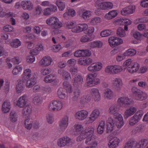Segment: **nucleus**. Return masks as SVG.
Here are the masks:
<instances>
[{
    "instance_id": "25",
    "label": "nucleus",
    "mask_w": 148,
    "mask_h": 148,
    "mask_svg": "<svg viewBox=\"0 0 148 148\" xmlns=\"http://www.w3.org/2000/svg\"><path fill=\"white\" fill-rule=\"evenodd\" d=\"M119 140L117 137H114L110 140L108 143L109 148H115L118 146Z\"/></svg>"
},
{
    "instance_id": "61",
    "label": "nucleus",
    "mask_w": 148,
    "mask_h": 148,
    "mask_svg": "<svg viewBox=\"0 0 148 148\" xmlns=\"http://www.w3.org/2000/svg\"><path fill=\"white\" fill-rule=\"evenodd\" d=\"M113 66H109L106 67L105 69V71L106 73L110 74H113Z\"/></svg>"
},
{
    "instance_id": "10",
    "label": "nucleus",
    "mask_w": 148,
    "mask_h": 148,
    "mask_svg": "<svg viewBox=\"0 0 148 148\" xmlns=\"http://www.w3.org/2000/svg\"><path fill=\"white\" fill-rule=\"evenodd\" d=\"M69 118L67 116H64L60 121L59 126L60 129L64 131L67 128L68 124Z\"/></svg>"
},
{
    "instance_id": "56",
    "label": "nucleus",
    "mask_w": 148,
    "mask_h": 148,
    "mask_svg": "<svg viewBox=\"0 0 148 148\" xmlns=\"http://www.w3.org/2000/svg\"><path fill=\"white\" fill-rule=\"evenodd\" d=\"M80 31V32L86 30L88 28V26L85 24H79L78 25Z\"/></svg>"
},
{
    "instance_id": "7",
    "label": "nucleus",
    "mask_w": 148,
    "mask_h": 148,
    "mask_svg": "<svg viewBox=\"0 0 148 148\" xmlns=\"http://www.w3.org/2000/svg\"><path fill=\"white\" fill-rule=\"evenodd\" d=\"M72 83L75 87H78L81 85L83 81V79L81 75L76 74L73 76Z\"/></svg>"
},
{
    "instance_id": "17",
    "label": "nucleus",
    "mask_w": 148,
    "mask_h": 148,
    "mask_svg": "<svg viewBox=\"0 0 148 148\" xmlns=\"http://www.w3.org/2000/svg\"><path fill=\"white\" fill-rule=\"evenodd\" d=\"M91 94L95 101H98L101 99V96L98 90L96 88H93L91 90Z\"/></svg>"
},
{
    "instance_id": "26",
    "label": "nucleus",
    "mask_w": 148,
    "mask_h": 148,
    "mask_svg": "<svg viewBox=\"0 0 148 148\" xmlns=\"http://www.w3.org/2000/svg\"><path fill=\"white\" fill-rule=\"evenodd\" d=\"M31 107V106L27 105L23 108L22 113L24 117L26 118L29 117L32 112Z\"/></svg>"
},
{
    "instance_id": "38",
    "label": "nucleus",
    "mask_w": 148,
    "mask_h": 148,
    "mask_svg": "<svg viewBox=\"0 0 148 148\" xmlns=\"http://www.w3.org/2000/svg\"><path fill=\"white\" fill-rule=\"evenodd\" d=\"M10 120L12 122H15L17 120V114L13 110H12L10 113Z\"/></svg>"
},
{
    "instance_id": "27",
    "label": "nucleus",
    "mask_w": 148,
    "mask_h": 148,
    "mask_svg": "<svg viewBox=\"0 0 148 148\" xmlns=\"http://www.w3.org/2000/svg\"><path fill=\"white\" fill-rule=\"evenodd\" d=\"M117 101L118 102L127 106H129L132 103L131 99L126 97H121L118 99Z\"/></svg>"
},
{
    "instance_id": "37",
    "label": "nucleus",
    "mask_w": 148,
    "mask_h": 148,
    "mask_svg": "<svg viewBox=\"0 0 148 148\" xmlns=\"http://www.w3.org/2000/svg\"><path fill=\"white\" fill-rule=\"evenodd\" d=\"M55 80L54 75L53 74H50L46 76L44 79V81L46 83H51Z\"/></svg>"
},
{
    "instance_id": "24",
    "label": "nucleus",
    "mask_w": 148,
    "mask_h": 148,
    "mask_svg": "<svg viewBox=\"0 0 148 148\" xmlns=\"http://www.w3.org/2000/svg\"><path fill=\"white\" fill-rule=\"evenodd\" d=\"M135 148H144L148 144V140L143 139L138 142L135 141Z\"/></svg>"
},
{
    "instance_id": "23",
    "label": "nucleus",
    "mask_w": 148,
    "mask_h": 148,
    "mask_svg": "<svg viewBox=\"0 0 148 148\" xmlns=\"http://www.w3.org/2000/svg\"><path fill=\"white\" fill-rule=\"evenodd\" d=\"M136 111V109L133 107H130L125 111L124 114V118L127 119L129 117L133 115Z\"/></svg>"
},
{
    "instance_id": "40",
    "label": "nucleus",
    "mask_w": 148,
    "mask_h": 148,
    "mask_svg": "<svg viewBox=\"0 0 148 148\" xmlns=\"http://www.w3.org/2000/svg\"><path fill=\"white\" fill-rule=\"evenodd\" d=\"M103 45L102 42L99 41H94L91 43V46L92 48L101 47Z\"/></svg>"
},
{
    "instance_id": "45",
    "label": "nucleus",
    "mask_w": 148,
    "mask_h": 148,
    "mask_svg": "<svg viewBox=\"0 0 148 148\" xmlns=\"http://www.w3.org/2000/svg\"><path fill=\"white\" fill-rule=\"evenodd\" d=\"M56 4L60 11L63 10L65 8V3L60 0L56 1Z\"/></svg>"
},
{
    "instance_id": "63",
    "label": "nucleus",
    "mask_w": 148,
    "mask_h": 148,
    "mask_svg": "<svg viewBox=\"0 0 148 148\" xmlns=\"http://www.w3.org/2000/svg\"><path fill=\"white\" fill-rule=\"evenodd\" d=\"M51 71V70L50 69L46 68L41 69L40 72L42 75H45L50 73Z\"/></svg>"
},
{
    "instance_id": "1",
    "label": "nucleus",
    "mask_w": 148,
    "mask_h": 148,
    "mask_svg": "<svg viewBox=\"0 0 148 148\" xmlns=\"http://www.w3.org/2000/svg\"><path fill=\"white\" fill-rule=\"evenodd\" d=\"M131 90L135 99L137 101H143L147 97L148 95L146 93L136 87H132Z\"/></svg>"
},
{
    "instance_id": "57",
    "label": "nucleus",
    "mask_w": 148,
    "mask_h": 148,
    "mask_svg": "<svg viewBox=\"0 0 148 148\" xmlns=\"http://www.w3.org/2000/svg\"><path fill=\"white\" fill-rule=\"evenodd\" d=\"M64 138H60L58 141V145L61 147L66 145V144L64 141Z\"/></svg>"
},
{
    "instance_id": "41",
    "label": "nucleus",
    "mask_w": 148,
    "mask_h": 148,
    "mask_svg": "<svg viewBox=\"0 0 148 148\" xmlns=\"http://www.w3.org/2000/svg\"><path fill=\"white\" fill-rule=\"evenodd\" d=\"M136 53V51L132 49H130L127 50L125 53V56H131L134 55Z\"/></svg>"
},
{
    "instance_id": "28",
    "label": "nucleus",
    "mask_w": 148,
    "mask_h": 148,
    "mask_svg": "<svg viewBox=\"0 0 148 148\" xmlns=\"http://www.w3.org/2000/svg\"><path fill=\"white\" fill-rule=\"evenodd\" d=\"M25 83L27 87L28 88L32 87L36 83V78L33 76L27 80H26Z\"/></svg>"
},
{
    "instance_id": "36",
    "label": "nucleus",
    "mask_w": 148,
    "mask_h": 148,
    "mask_svg": "<svg viewBox=\"0 0 148 148\" xmlns=\"http://www.w3.org/2000/svg\"><path fill=\"white\" fill-rule=\"evenodd\" d=\"M33 103L36 105H39L41 104L43 102L42 97L36 96L34 97L33 100Z\"/></svg>"
},
{
    "instance_id": "53",
    "label": "nucleus",
    "mask_w": 148,
    "mask_h": 148,
    "mask_svg": "<svg viewBox=\"0 0 148 148\" xmlns=\"http://www.w3.org/2000/svg\"><path fill=\"white\" fill-rule=\"evenodd\" d=\"M47 122L49 124L52 123L54 120L53 115L51 114H48L47 115Z\"/></svg>"
},
{
    "instance_id": "13",
    "label": "nucleus",
    "mask_w": 148,
    "mask_h": 148,
    "mask_svg": "<svg viewBox=\"0 0 148 148\" xmlns=\"http://www.w3.org/2000/svg\"><path fill=\"white\" fill-rule=\"evenodd\" d=\"M115 125V122L112 118H109L107 121V133L111 132L113 130Z\"/></svg>"
},
{
    "instance_id": "4",
    "label": "nucleus",
    "mask_w": 148,
    "mask_h": 148,
    "mask_svg": "<svg viewBox=\"0 0 148 148\" xmlns=\"http://www.w3.org/2000/svg\"><path fill=\"white\" fill-rule=\"evenodd\" d=\"M46 23L52 29H58L62 26V23L57 17H53L47 19Z\"/></svg>"
},
{
    "instance_id": "2",
    "label": "nucleus",
    "mask_w": 148,
    "mask_h": 148,
    "mask_svg": "<svg viewBox=\"0 0 148 148\" xmlns=\"http://www.w3.org/2000/svg\"><path fill=\"white\" fill-rule=\"evenodd\" d=\"M123 66L125 69H127L128 71L130 73L136 72L139 68L138 64L132 62L131 59H130L127 60L123 63Z\"/></svg>"
},
{
    "instance_id": "21",
    "label": "nucleus",
    "mask_w": 148,
    "mask_h": 148,
    "mask_svg": "<svg viewBox=\"0 0 148 148\" xmlns=\"http://www.w3.org/2000/svg\"><path fill=\"white\" fill-rule=\"evenodd\" d=\"M52 61V59L49 56H45L40 61V64L43 66H47L49 65Z\"/></svg>"
},
{
    "instance_id": "39",
    "label": "nucleus",
    "mask_w": 148,
    "mask_h": 148,
    "mask_svg": "<svg viewBox=\"0 0 148 148\" xmlns=\"http://www.w3.org/2000/svg\"><path fill=\"white\" fill-rule=\"evenodd\" d=\"M31 75V70L29 69H27L25 70L23 73V75L22 80H26L27 79H28L30 77Z\"/></svg>"
},
{
    "instance_id": "19",
    "label": "nucleus",
    "mask_w": 148,
    "mask_h": 148,
    "mask_svg": "<svg viewBox=\"0 0 148 148\" xmlns=\"http://www.w3.org/2000/svg\"><path fill=\"white\" fill-rule=\"evenodd\" d=\"M85 132L86 134L88 135V136L87 137L86 140L88 138H91V139H92V138H94L95 140L97 142V143L98 144V141L97 139V137L95 136L93 134L94 132V129L93 128L90 127H88L85 130Z\"/></svg>"
},
{
    "instance_id": "47",
    "label": "nucleus",
    "mask_w": 148,
    "mask_h": 148,
    "mask_svg": "<svg viewBox=\"0 0 148 148\" xmlns=\"http://www.w3.org/2000/svg\"><path fill=\"white\" fill-rule=\"evenodd\" d=\"M22 67L19 66H15L12 71V73L13 75H16L19 74L22 70Z\"/></svg>"
},
{
    "instance_id": "16",
    "label": "nucleus",
    "mask_w": 148,
    "mask_h": 148,
    "mask_svg": "<svg viewBox=\"0 0 148 148\" xmlns=\"http://www.w3.org/2000/svg\"><path fill=\"white\" fill-rule=\"evenodd\" d=\"M27 102V97L24 95L20 97L17 102V105L21 108H23Z\"/></svg>"
},
{
    "instance_id": "51",
    "label": "nucleus",
    "mask_w": 148,
    "mask_h": 148,
    "mask_svg": "<svg viewBox=\"0 0 148 148\" xmlns=\"http://www.w3.org/2000/svg\"><path fill=\"white\" fill-rule=\"evenodd\" d=\"M135 148V141H131L127 142L125 145L124 148Z\"/></svg>"
},
{
    "instance_id": "64",
    "label": "nucleus",
    "mask_w": 148,
    "mask_h": 148,
    "mask_svg": "<svg viewBox=\"0 0 148 148\" xmlns=\"http://www.w3.org/2000/svg\"><path fill=\"white\" fill-rule=\"evenodd\" d=\"M65 142L66 144V145L69 146L71 145L73 143L70 138L68 137H64Z\"/></svg>"
},
{
    "instance_id": "60",
    "label": "nucleus",
    "mask_w": 148,
    "mask_h": 148,
    "mask_svg": "<svg viewBox=\"0 0 148 148\" xmlns=\"http://www.w3.org/2000/svg\"><path fill=\"white\" fill-rule=\"evenodd\" d=\"M91 100V98L90 97L88 96H84L82 98L81 100V102L82 103H87L89 102Z\"/></svg>"
},
{
    "instance_id": "33",
    "label": "nucleus",
    "mask_w": 148,
    "mask_h": 148,
    "mask_svg": "<svg viewBox=\"0 0 148 148\" xmlns=\"http://www.w3.org/2000/svg\"><path fill=\"white\" fill-rule=\"evenodd\" d=\"M58 73L62 75L63 77L66 80H69V79H71L70 75L68 72L65 71L63 70H58Z\"/></svg>"
},
{
    "instance_id": "48",
    "label": "nucleus",
    "mask_w": 148,
    "mask_h": 148,
    "mask_svg": "<svg viewBox=\"0 0 148 148\" xmlns=\"http://www.w3.org/2000/svg\"><path fill=\"white\" fill-rule=\"evenodd\" d=\"M105 95L106 97L109 99H111L113 96V92L111 90L107 89L106 90Z\"/></svg>"
},
{
    "instance_id": "62",
    "label": "nucleus",
    "mask_w": 148,
    "mask_h": 148,
    "mask_svg": "<svg viewBox=\"0 0 148 148\" xmlns=\"http://www.w3.org/2000/svg\"><path fill=\"white\" fill-rule=\"evenodd\" d=\"M144 130V126L142 124L139 125L135 128V130L136 131V132H142Z\"/></svg>"
},
{
    "instance_id": "54",
    "label": "nucleus",
    "mask_w": 148,
    "mask_h": 148,
    "mask_svg": "<svg viewBox=\"0 0 148 148\" xmlns=\"http://www.w3.org/2000/svg\"><path fill=\"white\" fill-rule=\"evenodd\" d=\"M105 10H110L113 7V3L111 2H104Z\"/></svg>"
},
{
    "instance_id": "5",
    "label": "nucleus",
    "mask_w": 148,
    "mask_h": 148,
    "mask_svg": "<svg viewBox=\"0 0 148 148\" xmlns=\"http://www.w3.org/2000/svg\"><path fill=\"white\" fill-rule=\"evenodd\" d=\"M63 106L62 103L60 101L55 100L52 101L49 106L51 111H58L61 110Z\"/></svg>"
},
{
    "instance_id": "18",
    "label": "nucleus",
    "mask_w": 148,
    "mask_h": 148,
    "mask_svg": "<svg viewBox=\"0 0 148 148\" xmlns=\"http://www.w3.org/2000/svg\"><path fill=\"white\" fill-rule=\"evenodd\" d=\"M18 84L16 85V90L17 93H20L24 89L23 85L25 84L26 80L18 79Z\"/></svg>"
},
{
    "instance_id": "59",
    "label": "nucleus",
    "mask_w": 148,
    "mask_h": 148,
    "mask_svg": "<svg viewBox=\"0 0 148 148\" xmlns=\"http://www.w3.org/2000/svg\"><path fill=\"white\" fill-rule=\"evenodd\" d=\"M3 30L5 32H11L14 31V28L11 26L7 25L3 27Z\"/></svg>"
},
{
    "instance_id": "31",
    "label": "nucleus",
    "mask_w": 148,
    "mask_h": 148,
    "mask_svg": "<svg viewBox=\"0 0 148 148\" xmlns=\"http://www.w3.org/2000/svg\"><path fill=\"white\" fill-rule=\"evenodd\" d=\"M114 118L117 120L115 124L116 125L118 128H121L124 125L123 118L121 115L120 114L116 118Z\"/></svg>"
},
{
    "instance_id": "8",
    "label": "nucleus",
    "mask_w": 148,
    "mask_h": 148,
    "mask_svg": "<svg viewBox=\"0 0 148 148\" xmlns=\"http://www.w3.org/2000/svg\"><path fill=\"white\" fill-rule=\"evenodd\" d=\"M143 115V114L142 113L137 112L130 118L129 121V125L133 126L136 124L141 119Z\"/></svg>"
},
{
    "instance_id": "30",
    "label": "nucleus",
    "mask_w": 148,
    "mask_h": 148,
    "mask_svg": "<svg viewBox=\"0 0 148 148\" xmlns=\"http://www.w3.org/2000/svg\"><path fill=\"white\" fill-rule=\"evenodd\" d=\"M118 14L116 10H113L109 12L106 14L105 18L107 20H110L116 17Z\"/></svg>"
},
{
    "instance_id": "43",
    "label": "nucleus",
    "mask_w": 148,
    "mask_h": 148,
    "mask_svg": "<svg viewBox=\"0 0 148 148\" xmlns=\"http://www.w3.org/2000/svg\"><path fill=\"white\" fill-rule=\"evenodd\" d=\"M117 34L120 37H124L126 35V33L124 29L121 27H119L117 29Z\"/></svg>"
},
{
    "instance_id": "35",
    "label": "nucleus",
    "mask_w": 148,
    "mask_h": 148,
    "mask_svg": "<svg viewBox=\"0 0 148 148\" xmlns=\"http://www.w3.org/2000/svg\"><path fill=\"white\" fill-rule=\"evenodd\" d=\"M57 94L58 97L62 99H64L66 97L65 92L62 88H60L58 89Z\"/></svg>"
},
{
    "instance_id": "49",
    "label": "nucleus",
    "mask_w": 148,
    "mask_h": 148,
    "mask_svg": "<svg viewBox=\"0 0 148 148\" xmlns=\"http://www.w3.org/2000/svg\"><path fill=\"white\" fill-rule=\"evenodd\" d=\"M96 3L97 7L99 9L105 10L104 2H103L99 0H97Z\"/></svg>"
},
{
    "instance_id": "34",
    "label": "nucleus",
    "mask_w": 148,
    "mask_h": 148,
    "mask_svg": "<svg viewBox=\"0 0 148 148\" xmlns=\"http://www.w3.org/2000/svg\"><path fill=\"white\" fill-rule=\"evenodd\" d=\"M63 85L64 88L66 90V92L70 93L72 92V86L68 82H64Z\"/></svg>"
},
{
    "instance_id": "22",
    "label": "nucleus",
    "mask_w": 148,
    "mask_h": 148,
    "mask_svg": "<svg viewBox=\"0 0 148 148\" xmlns=\"http://www.w3.org/2000/svg\"><path fill=\"white\" fill-rule=\"evenodd\" d=\"M85 143L86 144L90 145V146L86 148H95L97 145V142L93 138L92 139L88 138L86 140Z\"/></svg>"
},
{
    "instance_id": "20",
    "label": "nucleus",
    "mask_w": 148,
    "mask_h": 148,
    "mask_svg": "<svg viewBox=\"0 0 148 148\" xmlns=\"http://www.w3.org/2000/svg\"><path fill=\"white\" fill-rule=\"evenodd\" d=\"M22 8L25 10H31L33 8V4L29 1H24L21 2Z\"/></svg>"
},
{
    "instance_id": "44",
    "label": "nucleus",
    "mask_w": 148,
    "mask_h": 148,
    "mask_svg": "<svg viewBox=\"0 0 148 148\" xmlns=\"http://www.w3.org/2000/svg\"><path fill=\"white\" fill-rule=\"evenodd\" d=\"M113 66V74L118 73L123 70L122 67L121 66L118 65H114Z\"/></svg>"
},
{
    "instance_id": "42",
    "label": "nucleus",
    "mask_w": 148,
    "mask_h": 148,
    "mask_svg": "<svg viewBox=\"0 0 148 148\" xmlns=\"http://www.w3.org/2000/svg\"><path fill=\"white\" fill-rule=\"evenodd\" d=\"M92 40V38L90 37V35L87 34L82 36L80 38V41L82 42H86L90 41Z\"/></svg>"
},
{
    "instance_id": "12",
    "label": "nucleus",
    "mask_w": 148,
    "mask_h": 148,
    "mask_svg": "<svg viewBox=\"0 0 148 148\" xmlns=\"http://www.w3.org/2000/svg\"><path fill=\"white\" fill-rule=\"evenodd\" d=\"M102 67L101 63H93L89 65L88 68V70L90 72H96L99 71Z\"/></svg>"
},
{
    "instance_id": "3",
    "label": "nucleus",
    "mask_w": 148,
    "mask_h": 148,
    "mask_svg": "<svg viewBox=\"0 0 148 148\" xmlns=\"http://www.w3.org/2000/svg\"><path fill=\"white\" fill-rule=\"evenodd\" d=\"M97 73H96L89 74L87 76V80L88 81L87 83V87H92L99 84L100 80L96 78Z\"/></svg>"
},
{
    "instance_id": "52",
    "label": "nucleus",
    "mask_w": 148,
    "mask_h": 148,
    "mask_svg": "<svg viewBox=\"0 0 148 148\" xmlns=\"http://www.w3.org/2000/svg\"><path fill=\"white\" fill-rule=\"evenodd\" d=\"M29 119H26L25 120V127L27 129L30 130L32 127V123L31 122H29Z\"/></svg>"
},
{
    "instance_id": "50",
    "label": "nucleus",
    "mask_w": 148,
    "mask_h": 148,
    "mask_svg": "<svg viewBox=\"0 0 148 148\" xmlns=\"http://www.w3.org/2000/svg\"><path fill=\"white\" fill-rule=\"evenodd\" d=\"M112 32L110 30H105L102 32L100 33V35L103 37L108 36L111 34Z\"/></svg>"
},
{
    "instance_id": "14",
    "label": "nucleus",
    "mask_w": 148,
    "mask_h": 148,
    "mask_svg": "<svg viewBox=\"0 0 148 148\" xmlns=\"http://www.w3.org/2000/svg\"><path fill=\"white\" fill-rule=\"evenodd\" d=\"M88 112L85 110L79 111L75 114V116L77 119L82 120L86 119L88 116Z\"/></svg>"
},
{
    "instance_id": "46",
    "label": "nucleus",
    "mask_w": 148,
    "mask_h": 148,
    "mask_svg": "<svg viewBox=\"0 0 148 148\" xmlns=\"http://www.w3.org/2000/svg\"><path fill=\"white\" fill-rule=\"evenodd\" d=\"M21 44L20 41L17 39L13 40V42L10 43L11 46L15 48L18 47Z\"/></svg>"
},
{
    "instance_id": "55",
    "label": "nucleus",
    "mask_w": 148,
    "mask_h": 148,
    "mask_svg": "<svg viewBox=\"0 0 148 148\" xmlns=\"http://www.w3.org/2000/svg\"><path fill=\"white\" fill-rule=\"evenodd\" d=\"M115 39V37L112 36L111 37L108 38V41L110 46L112 47L116 46Z\"/></svg>"
},
{
    "instance_id": "29",
    "label": "nucleus",
    "mask_w": 148,
    "mask_h": 148,
    "mask_svg": "<svg viewBox=\"0 0 148 148\" xmlns=\"http://www.w3.org/2000/svg\"><path fill=\"white\" fill-rule=\"evenodd\" d=\"M10 103L8 101H5L3 103L2 105V110L4 113H7L10 110Z\"/></svg>"
},
{
    "instance_id": "58",
    "label": "nucleus",
    "mask_w": 148,
    "mask_h": 148,
    "mask_svg": "<svg viewBox=\"0 0 148 148\" xmlns=\"http://www.w3.org/2000/svg\"><path fill=\"white\" fill-rule=\"evenodd\" d=\"M91 16L90 11H89L86 10L83 13L82 15V17L84 19H87Z\"/></svg>"
},
{
    "instance_id": "32",
    "label": "nucleus",
    "mask_w": 148,
    "mask_h": 148,
    "mask_svg": "<svg viewBox=\"0 0 148 148\" xmlns=\"http://www.w3.org/2000/svg\"><path fill=\"white\" fill-rule=\"evenodd\" d=\"M81 90L77 88L74 90L73 92V96L72 97L73 101H75L77 100L79 97L81 95Z\"/></svg>"
},
{
    "instance_id": "6",
    "label": "nucleus",
    "mask_w": 148,
    "mask_h": 148,
    "mask_svg": "<svg viewBox=\"0 0 148 148\" xmlns=\"http://www.w3.org/2000/svg\"><path fill=\"white\" fill-rule=\"evenodd\" d=\"M112 84L113 88L116 91H120L123 85V82L121 79L119 78H115L112 80Z\"/></svg>"
},
{
    "instance_id": "11",
    "label": "nucleus",
    "mask_w": 148,
    "mask_h": 148,
    "mask_svg": "<svg viewBox=\"0 0 148 148\" xmlns=\"http://www.w3.org/2000/svg\"><path fill=\"white\" fill-rule=\"evenodd\" d=\"M135 9V6L130 5L123 8L121 11V13L123 15H127L133 13Z\"/></svg>"
},
{
    "instance_id": "9",
    "label": "nucleus",
    "mask_w": 148,
    "mask_h": 148,
    "mask_svg": "<svg viewBox=\"0 0 148 148\" xmlns=\"http://www.w3.org/2000/svg\"><path fill=\"white\" fill-rule=\"evenodd\" d=\"M119 106L118 105H114L111 106L109 108V113L113 115L114 118H116L119 116L120 114L118 113L119 110Z\"/></svg>"
},
{
    "instance_id": "15",
    "label": "nucleus",
    "mask_w": 148,
    "mask_h": 148,
    "mask_svg": "<svg viewBox=\"0 0 148 148\" xmlns=\"http://www.w3.org/2000/svg\"><path fill=\"white\" fill-rule=\"evenodd\" d=\"M100 114V112L99 110L95 109L94 110L89 117L90 123H92L95 121L99 117Z\"/></svg>"
}]
</instances>
